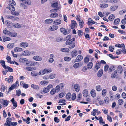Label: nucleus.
Masks as SVG:
<instances>
[{
  "mask_svg": "<svg viewBox=\"0 0 126 126\" xmlns=\"http://www.w3.org/2000/svg\"><path fill=\"white\" fill-rule=\"evenodd\" d=\"M96 89L98 91H100L101 90L102 88L100 86L98 85L96 86Z\"/></svg>",
  "mask_w": 126,
  "mask_h": 126,
  "instance_id": "53",
  "label": "nucleus"
},
{
  "mask_svg": "<svg viewBox=\"0 0 126 126\" xmlns=\"http://www.w3.org/2000/svg\"><path fill=\"white\" fill-rule=\"evenodd\" d=\"M61 23V21L60 19H57L54 21V24L56 25H58Z\"/></svg>",
  "mask_w": 126,
  "mask_h": 126,
  "instance_id": "23",
  "label": "nucleus"
},
{
  "mask_svg": "<svg viewBox=\"0 0 126 126\" xmlns=\"http://www.w3.org/2000/svg\"><path fill=\"white\" fill-rule=\"evenodd\" d=\"M11 40V38L9 37H5L3 38V41L5 42L6 41H8Z\"/></svg>",
  "mask_w": 126,
  "mask_h": 126,
  "instance_id": "60",
  "label": "nucleus"
},
{
  "mask_svg": "<svg viewBox=\"0 0 126 126\" xmlns=\"http://www.w3.org/2000/svg\"><path fill=\"white\" fill-rule=\"evenodd\" d=\"M53 87V86L51 85H48L46 87L44 88L43 89V92L45 93H47L49 91L50 88Z\"/></svg>",
  "mask_w": 126,
  "mask_h": 126,
  "instance_id": "2",
  "label": "nucleus"
},
{
  "mask_svg": "<svg viewBox=\"0 0 126 126\" xmlns=\"http://www.w3.org/2000/svg\"><path fill=\"white\" fill-rule=\"evenodd\" d=\"M120 21V19L119 18H117L114 20V23L115 25H117L119 23Z\"/></svg>",
  "mask_w": 126,
  "mask_h": 126,
  "instance_id": "49",
  "label": "nucleus"
},
{
  "mask_svg": "<svg viewBox=\"0 0 126 126\" xmlns=\"http://www.w3.org/2000/svg\"><path fill=\"white\" fill-rule=\"evenodd\" d=\"M23 3H26L28 5H30L31 3V1L30 0H21Z\"/></svg>",
  "mask_w": 126,
  "mask_h": 126,
  "instance_id": "41",
  "label": "nucleus"
},
{
  "mask_svg": "<svg viewBox=\"0 0 126 126\" xmlns=\"http://www.w3.org/2000/svg\"><path fill=\"white\" fill-rule=\"evenodd\" d=\"M58 28V26H55L53 25L50 26L49 28V29L51 31H53L57 29Z\"/></svg>",
  "mask_w": 126,
  "mask_h": 126,
  "instance_id": "17",
  "label": "nucleus"
},
{
  "mask_svg": "<svg viewBox=\"0 0 126 126\" xmlns=\"http://www.w3.org/2000/svg\"><path fill=\"white\" fill-rule=\"evenodd\" d=\"M91 96L93 97H95L96 96V93L94 90V89H92L91 90Z\"/></svg>",
  "mask_w": 126,
  "mask_h": 126,
  "instance_id": "24",
  "label": "nucleus"
},
{
  "mask_svg": "<svg viewBox=\"0 0 126 126\" xmlns=\"http://www.w3.org/2000/svg\"><path fill=\"white\" fill-rule=\"evenodd\" d=\"M74 88L75 90L77 92H78L79 90V86L78 84H76L74 85Z\"/></svg>",
  "mask_w": 126,
  "mask_h": 126,
  "instance_id": "29",
  "label": "nucleus"
},
{
  "mask_svg": "<svg viewBox=\"0 0 126 126\" xmlns=\"http://www.w3.org/2000/svg\"><path fill=\"white\" fill-rule=\"evenodd\" d=\"M15 87H16L15 86V84H13V85H12L11 87L9 88V91L8 92L10 91H11Z\"/></svg>",
  "mask_w": 126,
  "mask_h": 126,
  "instance_id": "54",
  "label": "nucleus"
},
{
  "mask_svg": "<svg viewBox=\"0 0 126 126\" xmlns=\"http://www.w3.org/2000/svg\"><path fill=\"white\" fill-rule=\"evenodd\" d=\"M118 7L117 6H112L110 8V10L111 11H114L117 9Z\"/></svg>",
  "mask_w": 126,
  "mask_h": 126,
  "instance_id": "22",
  "label": "nucleus"
},
{
  "mask_svg": "<svg viewBox=\"0 0 126 126\" xmlns=\"http://www.w3.org/2000/svg\"><path fill=\"white\" fill-rule=\"evenodd\" d=\"M108 5L107 4H102L100 5V7L102 8H106L108 6Z\"/></svg>",
  "mask_w": 126,
  "mask_h": 126,
  "instance_id": "34",
  "label": "nucleus"
},
{
  "mask_svg": "<svg viewBox=\"0 0 126 126\" xmlns=\"http://www.w3.org/2000/svg\"><path fill=\"white\" fill-rule=\"evenodd\" d=\"M31 87L34 89H39V87L38 85H36L32 84L31 85Z\"/></svg>",
  "mask_w": 126,
  "mask_h": 126,
  "instance_id": "39",
  "label": "nucleus"
},
{
  "mask_svg": "<svg viewBox=\"0 0 126 126\" xmlns=\"http://www.w3.org/2000/svg\"><path fill=\"white\" fill-rule=\"evenodd\" d=\"M78 33L79 36H80L83 35V33L82 31L79 30L78 32Z\"/></svg>",
  "mask_w": 126,
  "mask_h": 126,
  "instance_id": "58",
  "label": "nucleus"
},
{
  "mask_svg": "<svg viewBox=\"0 0 126 126\" xmlns=\"http://www.w3.org/2000/svg\"><path fill=\"white\" fill-rule=\"evenodd\" d=\"M53 20L52 19H46L45 21V23L47 24H50L52 23Z\"/></svg>",
  "mask_w": 126,
  "mask_h": 126,
  "instance_id": "20",
  "label": "nucleus"
},
{
  "mask_svg": "<svg viewBox=\"0 0 126 126\" xmlns=\"http://www.w3.org/2000/svg\"><path fill=\"white\" fill-rule=\"evenodd\" d=\"M3 32L5 34L8 35L9 36L12 34L11 32L9 31H7L6 28L3 31Z\"/></svg>",
  "mask_w": 126,
  "mask_h": 126,
  "instance_id": "15",
  "label": "nucleus"
},
{
  "mask_svg": "<svg viewBox=\"0 0 126 126\" xmlns=\"http://www.w3.org/2000/svg\"><path fill=\"white\" fill-rule=\"evenodd\" d=\"M48 83V80H43L40 83V84L42 85L45 86L47 85Z\"/></svg>",
  "mask_w": 126,
  "mask_h": 126,
  "instance_id": "19",
  "label": "nucleus"
},
{
  "mask_svg": "<svg viewBox=\"0 0 126 126\" xmlns=\"http://www.w3.org/2000/svg\"><path fill=\"white\" fill-rule=\"evenodd\" d=\"M114 18V16L113 15H110L109 17V19L110 21H112Z\"/></svg>",
  "mask_w": 126,
  "mask_h": 126,
  "instance_id": "51",
  "label": "nucleus"
},
{
  "mask_svg": "<svg viewBox=\"0 0 126 126\" xmlns=\"http://www.w3.org/2000/svg\"><path fill=\"white\" fill-rule=\"evenodd\" d=\"M19 61L21 62L24 63L27 61V59L26 58H21L19 59Z\"/></svg>",
  "mask_w": 126,
  "mask_h": 126,
  "instance_id": "38",
  "label": "nucleus"
},
{
  "mask_svg": "<svg viewBox=\"0 0 126 126\" xmlns=\"http://www.w3.org/2000/svg\"><path fill=\"white\" fill-rule=\"evenodd\" d=\"M83 96L84 97H87L88 96V91L86 89H85L83 91Z\"/></svg>",
  "mask_w": 126,
  "mask_h": 126,
  "instance_id": "33",
  "label": "nucleus"
},
{
  "mask_svg": "<svg viewBox=\"0 0 126 126\" xmlns=\"http://www.w3.org/2000/svg\"><path fill=\"white\" fill-rule=\"evenodd\" d=\"M117 73V71L116 70L114 71L113 73L111 74V77L113 78H115Z\"/></svg>",
  "mask_w": 126,
  "mask_h": 126,
  "instance_id": "40",
  "label": "nucleus"
},
{
  "mask_svg": "<svg viewBox=\"0 0 126 126\" xmlns=\"http://www.w3.org/2000/svg\"><path fill=\"white\" fill-rule=\"evenodd\" d=\"M116 70L117 71V72L120 74L123 71L122 66L120 65H119L117 67Z\"/></svg>",
  "mask_w": 126,
  "mask_h": 126,
  "instance_id": "11",
  "label": "nucleus"
},
{
  "mask_svg": "<svg viewBox=\"0 0 126 126\" xmlns=\"http://www.w3.org/2000/svg\"><path fill=\"white\" fill-rule=\"evenodd\" d=\"M100 66V62H97L96 63L95 68L96 69V71H97Z\"/></svg>",
  "mask_w": 126,
  "mask_h": 126,
  "instance_id": "26",
  "label": "nucleus"
},
{
  "mask_svg": "<svg viewBox=\"0 0 126 126\" xmlns=\"http://www.w3.org/2000/svg\"><path fill=\"white\" fill-rule=\"evenodd\" d=\"M79 24L81 28H82L83 27V25L84 24L83 21L82 20L79 19Z\"/></svg>",
  "mask_w": 126,
  "mask_h": 126,
  "instance_id": "25",
  "label": "nucleus"
},
{
  "mask_svg": "<svg viewBox=\"0 0 126 126\" xmlns=\"http://www.w3.org/2000/svg\"><path fill=\"white\" fill-rule=\"evenodd\" d=\"M60 87L59 85H57L56 86L55 89V90L57 92H58L60 90Z\"/></svg>",
  "mask_w": 126,
  "mask_h": 126,
  "instance_id": "59",
  "label": "nucleus"
},
{
  "mask_svg": "<svg viewBox=\"0 0 126 126\" xmlns=\"http://www.w3.org/2000/svg\"><path fill=\"white\" fill-rule=\"evenodd\" d=\"M14 46V44L12 43L9 44L7 46V47L8 48H13Z\"/></svg>",
  "mask_w": 126,
  "mask_h": 126,
  "instance_id": "35",
  "label": "nucleus"
},
{
  "mask_svg": "<svg viewBox=\"0 0 126 126\" xmlns=\"http://www.w3.org/2000/svg\"><path fill=\"white\" fill-rule=\"evenodd\" d=\"M56 75L54 74L51 73L50 75L49 76V78L50 79H53L56 76Z\"/></svg>",
  "mask_w": 126,
  "mask_h": 126,
  "instance_id": "52",
  "label": "nucleus"
},
{
  "mask_svg": "<svg viewBox=\"0 0 126 126\" xmlns=\"http://www.w3.org/2000/svg\"><path fill=\"white\" fill-rule=\"evenodd\" d=\"M22 50V49L21 47H16L14 49V51L16 52H20Z\"/></svg>",
  "mask_w": 126,
  "mask_h": 126,
  "instance_id": "28",
  "label": "nucleus"
},
{
  "mask_svg": "<svg viewBox=\"0 0 126 126\" xmlns=\"http://www.w3.org/2000/svg\"><path fill=\"white\" fill-rule=\"evenodd\" d=\"M58 2H55L52 4L51 6L52 7L55 8V10H58L59 9V8L58 7Z\"/></svg>",
  "mask_w": 126,
  "mask_h": 126,
  "instance_id": "12",
  "label": "nucleus"
},
{
  "mask_svg": "<svg viewBox=\"0 0 126 126\" xmlns=\"http://www.w3.org/2000/svg\"><path fill=\"white\" fill-rule=\"evenodd\" d=\"M103 70L102 69L100 70L97 73V76L98 77H101L103 74Z\"/></svg>",
  "mask_w": 126,
  "mask_h": 126,
  "instance_id": "18",
  "label": "nucleus"
},
{
  "mask_svg": "<svg viewBox=\"0 0 126 126\" xmlns=\"http://www.w3.org/2000/svg\"><path fill=\"white\" fill-rule=\"evenodd\" d=\"M0 102L6 106H7L9 102L7 101V100H3V99H1L0 100Z\"/></svg>",
  "mask_w": 126,
  "mask_h": 126,
  "instance_id": "4",
  "label": "nucleus"
},
{
  "mask_svg": "<svg viewBox=\"0 0 126 126\" xmlns=\"http://www.w3.org/2000/svg\"><path fill=\"white\" fill-rule=\"evenodd\" d=\"M79 63H75L73 65V67L75 68H77L79 67Z\"/></svg>",
  "mask_w": 126,
  "mask_h": 126,
  "instance_id": "47",
  "label": "nucleus"
},
{
  "mask_svg": "<svg viewBox=\"0 0 126 126\" xmlns=\"http://www.w3.org/2000/svg\"><path fill=\"white\" fill-rule=\"evenodd\" d=\"M105 103L108 104L109 102V98L107 97H106L104 99Z\"/></svg>",
  "mask_w": 126,
  "mask_h": 126,
  "instance_id": "50",
  "label": "nucleus"
},
{
  "mask_svg": "<svg viewBox=\"0 0 126 126\" xmlns=\"http://www.w3.org/2000/svg\"><path fill=\"white\" fill-rule=\"evenodd\" d=\"M50 16L51 17L54 18L55 17L58 16V15L56 13H54L50 14Z\"/></svg>",
  "mask_w": 126,
  "mask_h": 126,
  "instance_id": "36",
  "label": "nucleus"
},
{
  "mask_svg": "<svg viewBox=\"0 0 126 126\" xmlns=\"http://www.w3.org/2000/svg\"><path fill=\"white\" fill-rule=\"evenodd\" d=\"M71 38V36L70 35H68L66 36L64 40H67L65 42V44L67 45H71L69 46V48L70 49H72L75 47V43L74 42H72V39Z\"/></svg>",
  "mask_w": 126,
  "mask_h": 126,
  "instance_id": "1",
  "label": "nucleus"
},
{
  "mask_svg": "<svg viewBox=\"0 0 126 126\" xmlns=\"http://www.w3.org/2000/svg\"><path fill=\"white\" fill-rule=\"evenodd\" d=\"M107 94V90L105 89H104L102 92V95L103 97H104Z\"/></svg>",
  "mask_w": 126,
  "mask_h": 126,
  "instance_id": "32",
  "label": "nucleus"
},
{
  "mask_svg": "<svg viewBox=\"0 0 126 126\" xmlns=\"http://www.w3.org/2000/svg\"><path fill=\"white\" fill-rule=\"evenodd\" d=\"M115 69V66L113 65H112L110 66L109 69V72L110 73H111Z\"/></svg>",
  "mask_w": 126,
  "mask_h": 126,
  "instance_id": "21",
  "label": "nucleus"
},
{
  "mask_svg": "<svg viewBox=\"0 0 126 126\" xmlns=\"http://www.w3.org/2000/svg\"><path fill=\"white\" fill-rule=\"evenodd\" d=\"M20 46L21 47L25 48L28 46V44L26 42H24L20 43Z\"/></svg>",
  "mask_w": 126,
  "mask_h": 126,
  "instance_id": "9",
  "label": "nucleus"
},
{
  "mask_svg": "<svg viewBox=\"0 0 126 126\" xmlns=\"http://www.w3.org/2000/svg\"><path fill=\"white\" fill-rule=\"evenodd\" d=\"M83 58V56L81 55H78L75 59V61L74 63L76 62H79V61H81Z\"/></svg>",
  "mask_w": 126,
  "mask_h": 126,
  "instance_id": "6",
  "label": "nucleus"
},
{
  "mask_svg": "<svg viewBox=\"0 0 126 126\" xmlns=\"http://www.w3.org/2000/svg\"><path fill=\"white\" fill-rule=\"evenodd\" d=\"M6 69H7L8 71H9L10 72H13V70L12 68H11L10 67H9L8 66H7L6 67V68H5Z\"/></svg>",
  "mask_w": 126,
  "mask_h": 126,
  "instance_id": "57",
  "label": "nucleus"
},
{
  "mask_svg": "<svg viewBox=\"0 0 126 126\" xmlns=\"http://www.w3.org/2000/svg\"><path fill=\"white\" fill-rule=\"evenodd\" d=\"M61 50L62 51L64 52H68L69 51V50L68 48H63L61 49Z\"/></svg>",
  "mask_w": 126,
  "mask_h": 126,
  "instance_id": "45",
  "label": "nucleus"
},
{
  "mask_svg": "<svg viewBox=\"0 0 126 126\" xmlns=\"http://www.w3.org/2000/svg\"><path fill=\"white\" fill-rule=\"evenodd\" d=\"M43 70L45 74L50 73L52 71L51 69H47L45 68Z\"/></svg>",
  "mask_w": 126,
  "mask_h": 126,
  "instance_id": "27",
  "label": "nucleus"
},
{
  "mask_svg": "<svg viewBox=\"0 0 126 126\" xmlns=\"http://www.w3.org/2000/svg\"><path fill=\"white\" fill-rule=\"evenodd\" d=\"M9 2L10 4L14 6L16 4L15 1L13 0H10Z\"/></svg>",
  "mask_w": 126,
  "mask_h": 126,
  "instance_id": "56",
  "label": "nucleus"
},
{
  "mask_svg": "<svg viewBox=\"0 0 126 126\" xmlns=\"http://www.w3.org/2000/svg\"><path fill=\"white\" fill-rule=\"evenodd\" d=\"M31 74L33 76H36L38 75V73L36 72L33 71L31 73Z\"/></svg>",
  "mask_w": 126,
  "mask_h": 126,
  "instance_id": "48",
  "label": "nucleus"
},
{
  "mask_svg": "<svg viewBox=\"0 0 126 126\" xmlns=\"http://www.w3.org/2000/svg\"><path fill=\"white\" fill-rule=\"evenodd\" d=\"M93 66V63L92 62H89L87 64V68L88 69H91Z\"/></svg>",
  "mask_w": 126,
  "mask_h": 126,
  "instance_id": "31",
  "label": "nucleus"
},
{
  "mask_svg": "<svg viewBox=\"0 0 126 126\" xmlns=\"http://www.w3.org/2000/svg\"><path fill=\"white\" fill-rule=\"evenodd\" d=\"M65 93L64 92H63L60 94L59 95V97L60 98H62L65 95Z\"/></svg>",
  "mask_w": 126,
  "mask_h": 126,
  "instance_id": "55",
  "label": "nucleus"
},
{
  "mask_svg": "<svg viewBox=\"0 0 126 126\" xmlns=\"http://www.w3.org/2000/svg\"><path fill=\"white\" fill-rule=\"evenodd\" d=\"M22 55L25 56H29L30 55V51L28 50H25L22 51Z\"/></svg>",
  "mask_w": 126,
  "mask_h": 126,
  "instance_id": "16",
  "label": "nucleus"
},
{
  "mask_svg": "<svg viewBox=\"0 0 126 126\" xmlns=\"http://www.w3.org/2000/svg\"><path fill=\"white\" fill-rule=\"evenodd\" d=\"M90 60L89 57H86L84 59V61L85 63H87Z\"/></svg>",
  "mask_w": 126,
  "mask_h": 126,
  "instance_id": "44",
  "label": "nucleus"
},
{
  "mask_svg": "<svg viewBox=\"0 0 126 126\" xmlns=\"http://www.w3.org/2000/svg\"><path fill=\"white\" fill-rule=\"evenodd\" d=\"M30 63V66H35L36 64L38 66H39V63L37 62H35L34 61H31Z\"/></svg>",
  "mask_w": 126,
  "mask_h": 126,
  "instance_id": "13",
  "label": "nucleus"
},
{
  "mask_svg": "<svg viewBox=\"0 0 126 126\" xmlns=\"http://www.w3.org/2000/svg\"><path fill=\"white\" fill-rule=\"evenodd\" d=\"M33 59L36 61H40L42 60L41 57L39 56L36 55L33 57Z\"/></svg>",
  "mask_w": 126,
  "mask_h": 126,
  "instance_id": "8",
  "label": "nucleus"
},
{
  "mask_svg": "<svg viewBox=\"0 0 126 126\" xmlns=\"http://www.w3.org/2000/svg\"><path fill=\"white\" fill-rule=\"evenodd\" d=\"M5 87L3 84L1 85V92H4L5 91Z\"/></svg>",
  "mask_w": 126,
  "mask_h": 126,
  "instance_id": "62",
  "label": "nucleus"
},
{
  "mask_svg": "<svg viewBox=\"0 0 126 126\" xmlns=\"http://www.w3.org/2000/svg\"><path fill=\"white\" fill-rule=\"evenodd\" d=\"M7 8H8L11 11H15V8L14 6L11 4L8 5Z\"/></svg>",
  "mask_w": 126,
  "mask_h": 126,
  "instance_id": "10",
  "label": "nucleus"
},
{
  "mask_svg": "<svg viewBox=\"0 0 126 126\" xmlns=\"http://www.w3.org/2000/svg\"><path fill=\"white\" fill-rule=\"evenodd\" d=\"M118 103L120 105H122L123 104L124 101L122 99H120L118 100Z\"/></svg>",
  "mask_w": 126,
  "mask_h": 126,
  "instance_id": "42",
  "label": "nucleus"
},
{
  "mask_svg": "<svg viewBox=\"0 0 126 126\" xmlns=\"http://www.w3.org/2000/svg\"><path fill=\"white\" fill-rule=\"evenodd\" d=\"M56 92L55 90V89H54V88H53L50 91V93L52 95H53Z\"/></svg>",
  "mask_w": 126,
  "mask_h": 126,
  "instance_id": "63",
  "label": "nucleus"
},
{
  "mask_svg": "<svg viewBox=\"0 0 126 126\" xmlns=\"http://www.w3.org/2000/svg\"><path fill=\"white\" fill-rule=\"evenodd\" d=\"M13 76H10L9 78H6L5 80L7 81H8L9 83H11L13 82Z\"/></svg>",
  "mask_w": 126,
  "mask_h": 126,
  "instance_id": "5",
  "label": "nucleus"
},
{
  "mask_svg": "<svg viewBox=\"0 0 126 126\" xmlns=\"http://www.w3.org/2000/svg\"><path fill=\"white\" fill-rule=\"evenodd\" d=\"M13 26L17 28H19L21 27V25L18 23H16L15 24L13 25Z\"/></svg>",
  "mask_w": 126,
  "mask_h": 126,
  "instance_id": "37",
  "label": "nucleus"
},
{
  "mask_svg": "<svg viewBox=\"0 0 126 126\" xmlns=\"http://www.w3.org/2000/svg\"><path fill=\"white\" fill-rule=\"evenodd\" d=\"M64 60L65 61H68L71 60V58L69 57H65L64 58Z\"/></svg>",
  "mask_w": 126,
  "mask_h": 126,
  "instance_id": "61",
  "label": "nucleus"
},
{
  "mask_svg": "<svg viewBox=\"0 0 126 126\" xmlns=\"http://www.w3.org/2000/svg\"><path fill=\"white\" fill-rule=\"evenodd\" d=\"M0 63H1V65L4 68H6L7 66L5 65V63L4 60H0Z\"/></svg>",
  "mask_w": 126,
  "mask_h": 126,
  "instance_id": "30",
  "label": "nucleus"
},
{
  "mask_svg": "<svg viewBox=\"0 0 126 126\" xmlns=\"http://www.w3.org/2000/svg\"><path fill=\"white\" fill-rule=\"evenodd\" d=\"M71 28L73 29L77 25V23L74 20H72L71 21Z\"/></svg>",
  "mask_w": 126,
  "mask_h": 126,
  "instance_id": "14",
  "label": "nucleus"
},
{
  "mask_svg": "<svg viewBox=\"0 0 126 126\" xmlns=\"http://www.w3.org/2000/svg\"><path fill=\"white\" fill-rule=\"evenodd\" d=\"M71 94L70 93H68L66 96V98L67 99L69 100L71 98Z\"/></svg>",
  "mask_w": 126,
  "mask_h": 126,
  "instance_id": "43",
  "label": "nucleus"
},
{
  "mask_svg": "<svg viewBox=\"0 0 126 126\" xmlns=\"http://www.w3.org/2000/svg\"><path fill=\"white\" fill-rule=\"evenodd\" d=\"M60 30L62 33L64 35H66L69 33V32H68L67 31V30L66 29L64 28H61Z\"/></svg>",
  "mask_w": 126,
  "mask_h": 126,
  "instance_id": "3",
  "label": "nucleus"
},
{
  "mask_svg": "<svg viewBox=\"0 0 126 126\" xmlns=\"http://www.w3.org/2000/svg\"><path fill=\"white\" fill-rule=\"evenodd\" d=\"M14 11H11V14L13 15L17 16H18L19 15V12L17 11L14 12Z\"/></svg>",
  "mask_w": 126,
  "mask_h": 126,
  "instance_id": "46",
  "label": "nucleus"
},
{
  "mask_svg": "<svg viewBox=\"0 0 126 126\" xmlns=\"http://www.w3.org/2000/svg\"><path fill=\"white\" fill-rule=\"evenodd\" d=\"M72 58L76 57L78 55V52L75 49L73 50L71 53Z\"/></svg>",
  "mask_w": 126,
  "mask_h": 126,
  "instance_id": "7",
  "label": "nucleus"
},
{
  "mask_svg": "<svg viewBox=\"0 0 126 126\" xmlns=\"http://www.w3.org/2000/svg\"><path fill=\"white\" fill-rule=\"evenodd\" d=\"M109 68V66L107 64L105 65L104 66V71L105 72L107 71L108 70Z\"/></svg>",
  "mask_w": 126,
  "mask_h": 126,
  "instance_id": "64",
  "label": "nucleus"
}]
</instances>
